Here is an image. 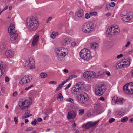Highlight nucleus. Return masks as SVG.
Segmentation results:
<instances>
[{
	"label": "nucleus",
	"mask_w": 133,
	"mask_h": 133,
	"mask_svg": "<svg viewBox=\"0 0 133 133\" xmlns=\"http://www.w3.org/2000/svg\"><path fill=\"white\" fill-rule=\"evenodd\" d=\"M27 25L31 30L35 31L38 28L39 23L35 17L28 18L26 21Z\"/></svg>",
	"instance_id": "f257e3e1"
},
{
	"label": "nucleus",
	"mask_w": 133,
	"mask_h": 133,
	"mask_svg": "<svg viewBox=\"0 0 133 133\" xmlns=\"http://www.w3.org/2000/svg\"><path fill=\"white\" fill-rule=\"evenodd\" d=\"M55 51L57 58L59 61L62 60L68 53L67 49L62 47L56 48Z\"/></svg>",
	"instance_id": "f03ea898"
},
{
	"label": "nucleus",
	"mask_w": 133,
	"mask_h": 133,
	"mask_svg": "<svg viewBox=\"0 0 133 133\" xmlns=\"http://www.w3.org/2000/svg\"><path fill=\"white\" fill-rule=\"evenodd\" d=\"M95 92L96 95L101 96L105 92L106 86L103 84H96L95 87Z\"/></svg>",
	"instance_id": "7ed1b4c3"
},
{
	"label": "nucleus",
	"mask_w": 133,
	"mask_h": 133,
	"mask_svg": "<svg viewBox=\"0 0 133 133\" xmlns=\"http://www.w3.org/2000/svg\"><path fill=\"white\" fill-rule=\"evenodd\" d=\"M95 27V25L93 22H87L83 24L82 30L84 32L88 33L93 31Z\"/></svg>",
	"instance_id": "20e7f679"
},
{
	"label": "nucleus",
	"mask_w": 133,
	"mask_h": 133,
	"mask_svg": "<svg viewBox=\"0 0 133 133\" xmlns=\"http://www.w3.org/2000/svg\"><path fill=\"white\" fill-rule=\"evenodd\" d=\"M32 103L31 100L30 98H24L21 99L18 103V105L21 109L24 110L26 107H28Z\"/></svg>",
	"instance_id": "39448f33"
},
{
	"label": "nucleus",
	"mask_w": 133,
	"mask_h": 133,
	"mask_svg": "<svg viewBox=\"0 0 133 133\" xmlns=\"http://www.w3.org/2000/svg\"><path fill=\"white\" fill-rule=\"evenodd\" d=\"M90 50L87 49H82L80 52V55L82 59L84 60H88L91 59V56Z\"/></svg>",
	"instance_id": "423d86ee"
},
{
	"label": "nucleus",
	"mask_w": 133,
	"mask_h": 133,
	"mask_svg": "<svg viewBox=\"0 0 133 133\" xmlns=\"http://www.w3.org/2000/svg\"><path fill=\"white\" fill-rule=\"evenodd\" d=\"M78 101L81 104H85L88 99V95L84 92H81L77 96Z\"/></svg>",
	"instance_id": "0eeeda50"
},
{
	"label": "nucleus",
	"mask_w": 133,
	"mask_h": 133,
	"mask_svg": "<svg viewBox=\"0 0 133 133\" xmlns=\"http://www.w3.org/2000/svg\"><path fill=\"white\" fill-rule=\"evenodd\" d=\"M119 29L116 25H114L113 26L108 28L106 31L107 34L109 35H117L119 32Z\"/></svg>",
	"instance_id": "6e6552de"
},
{
	"label": "nucleus",
	"mask_w": 133,
	"mask_h": 133,
	"mask_svg": "<svg viewBox=\"0 0 133 133\" xmlns=\"http://www.w3.org/2000/svg\"><path fill=\"white\" fill-rule=\"evenodd\" d=\"M8 30L10 34L11 40L12 41L16 40L17 38L18 34L16 33L15 30V27L14 25L12 24H10Z\"/></svg>",
	"instance_id": "1a4fd4ad"
},
{
	"label": "nucleus",
	"mask_w": 133,
	"mask_h": 133,
	"mask_svg": "<svg viewBox=\"0 0 133 133\" xmlns=\"http://www.w3.org/2000/svg\"><path fill=\"white\" fill-rule=\"evenodd\" d=\"M83 85L81 83H78L76 84L75 87L71 89V92L74 95H77L81 92L82 89Z\"/></svg>",
	"instance_id": "9d476101"
},
{
	"label": "nucleus",
	"mask_w": 133,
	"mask_h": 133,
	"mask_svg": "<svg viewBox=\"0 0 133 133\" xmlns=\"http://www.w3.org/2000/svg\"><path fill=\"white\" fill-rule=\"evenodd\" d=\"M124 91L129 94H133V82L126 84L123 87Z\"/></svg>",
	"instance_id": "9b49d317"
},
{
	"label": "nucleus",
	"mask_w": 133,
	"mask_h": 133,
	"mask_svg": "<svg viewBox=\"0 0 133 133\" xmlns=\"http://www.w3.org/2000/svg\"><path fill=\"white\" fill-rule=\"evenodd\" d=\"M24 65L30 69H33L35 68L34 61L32 58H30L29 59L26 61L24 64Z\"/></svg>",
	"instance_id": "f8f14e48"
},
{
	"label": "nucleus",
	"mask_w": 133,
	"mask_h": 133,
	"mask_svg": "<svg viewBox=\"0 0 133 133\" xmlns=\"http://www.w3.org/2000/svg\"><path fill=\"white\" fill-rule=\"evenodd\" d=\"M98 121H96L94 122H88L86 124H83L82 125V127L85 129H89L90 128L94 127L96 125L98 122Z\"/></svg>",
	"instance_id": "ddd939ff"
},
{
	"label": "nucleus",
	"mask_w": 133,
	"mask_h": 133,
	"mask_svg": "<svg viewBox=\"0 0 133 133\" xmlns=\"http://www.w3.org/2000/svg\"><path fill=\"white\" fill-rule=\"evenodd\" d=\"M32 79V77H29V76L24 77L19 82V83L21 84L24 83H27L30 81Z\"/></svg>",
	"instance_id": "4468645a"
},
{
	"label": "nucleus",
	"mask_w": 133,
	"mask_h": 133,
	"mask_svg": "<svg viewBox=\"0 0 133 133\" xmlns=\"http://www.w3.org/2000/svg\"><path fill=\"white\" fill-rule=\"evenodd\" d=\"M39 37V36L38 34L35 35L34 36L33 40L31 44L32 47H34L37 45Z\"/></svg>",
	"instance_id": "2eb2a0df"
},
{
	"label": "nucleus",
	"mask_w": 133,
	"mask_h": 133,
	"mask_svg": "<svg viewBox=\"0 0 133 133\" xmlns=\"http://www.w3.org/2000/svg\"><path fill=\"white\" fill-rule=\"evenodd\" d=\"M131 14H128L127 15L123 16L122 19L123 20L126 22H128L131 20L133 18V14L132 12H130Z\"/></svg>",
	"instance_id": "dca6fc26"
},
{
	"label": "nucleus",
	"mask_w": 133,
	"mask_h": 133,
	"mask_svg": "<svg viewBox=\"0 0 133 133\" xmlns=\"http://www.w3.org/2000/svg\"><path fill=\"white\" fill-rule=\"evenodd\" d=\"M122 99H120L117 96H115L112 98V101L113 102H114L117 104L121 105L123 104Z\"/></svg>",
	"instance_id": "f3484780"
},
{
	"label": "nucleus",
	"mask_w": 133,
	"mask_h": 133,
	"mask_svg": "<svg viewBox=\"0 0 133 133\" xmlns=\"http://www.w3.org/2000/svg\"><path fill=\"white\" fill-rule=\"evenodd\" d=\"M76 114L74 112H69L68 113L67 118L68 120L74 119L76 117Z\"/></svg>",
	"instance_id": "a211bd4d"
},
{
	"label": "nucleus",
	"mask_w": 133,
	"mask_h": 133,
	"mask_svg": "<svg viewBox=\"0 0 133 133\" xmlns=\"http://www.w3.org/2000/svg\"><path fill=\"white\" fill-rule=\"evenodd\" d=\"M15 53L14 51L11 50H8L5 52V54L8 58H12L14 56Z\"/></svg>",
	"instance_id": "6ab92c4d"
},
{
	"label": "nucleus",
	"mask_w": 133,
	"mask_h": 133,
	"mask_svg": "<svg viewBox=\"0 0 133 133\" xmlns=\"http://www.w3.org/2000/svg\"><path fill=\"white\" fill-rule=\"evenodd\" d=\"M76 15L78 17L82 18L84 17V11L81 9H78L77 12L75 13Z\"/></svg>",
	"instance_id": "aec40b11"
},
{
	"label": "nucleus",
	"mask_w": 133,
	"mask_h": 133,
	"mask_svg": "<svg viewBox=\"0 0 133 133\" xmlns=\"http://www.w3.org/2000/svg\"><path fill=\"white\" fill-rule=\"evenodd\" d=\"M123 63L122 64L123 68H126L130 65V61L126 59H123L122 61Z\"/></svg>",
	"instance_id": "412c9836"
},
{
	"label": "nucleus",
	"mask_w": 133,
	"mask_h": 133,
	"mask_svg": "<svg viewBox=\"0 0 133 133\" xmlns=\"http://www.w3.org/2000/svg\"><path fill=\"white\" fill-rule=\"evenodd\" d=\"M88 79H93L95 77L96 74L95 72L90 71H88Z\"/></svg>",
	"instance_id": "4be33fe9"
},
{
	"label": "nucleus",
	"mask_w": 133,
	"mask_h": 133,
	"mask_svg": "<svg viewBox=\"0 0 133 133\" xmlns=\"http://www.w3.org/2000/svg\"><path fill=\"white\" fill-rule=\"evenodd\" d=\"M30 111L29 110H27L25 112V113L22 116V119H24L27 118L28 117L32 116V115L29 114L30 113Z\"/></svg>",
	"instance_id": "5701e85b"
},
{
	"label": "nucleus",
	"mask_w": 133,
	"mask_h": 133,
	"mask_svg": "<svg viewBox=\"0 0 133 133\" xmlns=\"http://www.w3.org/2000/svg\"><path fill=\"white\" fill-rule=\"evenodd\" d=\"M89 45L90 48L94 49H97L98 47V44L95 42L90 43Z\"/></svg>",
	"instance_id": "b1692460"
},
{
	"label": "nucleus",
	"mask_w": 133,
	"mask_h": 133,
	"mask_svg": "<svg viewBox=\"0 0 133 133\" xmlns=\"http://www.w3.org/2000/svg\"><path fill=\"white\" fill-rule=\"evenodd\" d=\"M67 79L66 81L63 82L61 83L58 86L56 89V91H58L62 87H63V85L68 82Z\"/></svg>",
	"instance_id": "393cba45"
},
{
	"label": "nucleus",
	"mask_w": 133,
	"mask_h": 133,
	"mask_svg": "<svg viewBox=\"0 0 133 133\" xmlns=\"http://www.w3.org/2000/svg\"><path fill=\"white\" fill-rule=\"evenodd\" d=\"M4 72L5 70L3 68L2 65L0 64V78Z\"/></svg>",
	"instance_id": "a878e982"
},
{
	"label": "nucleus",
	"mask_w": 133,
	"mask_h": 133,
	"mask_svg": "<svg viewBox=\"0 0 133 133\" xmlns=\"http://www.w3.org/2000/svg\"><path fill=\"white\" fill-rule=\"evenodd\" d=\"M67 42V40L64 39H63L61 42V45L62 46H65L68 44Z\"/></svg>",
	"instance_id": "bb28decb"
},
{
	"label": "nucleus",
	"mask_w": 133,
	"mask_h": 133,
	"mask_svg": "<svg viewBox=\"0 0 133 133\" xmlns=\"http://www.w3.org/2000/svg\"><path fill=\"white\" fill-rule=\"evenodd\" d=\"M63 96L61 93H59L57 96V99L60 101L62 99Z\"/></svg>",
	"instance_id": "cd10ccee"
},
{
	"label": "nucleus",
	"mask_w": 133,
	"mask_h": 133,
	"mask_svg": "<svg viewBox=\"0 0 133 133\" xmlns=\"http://www.w3.org/2000/svg\"><path fill=\"white\" fill-rule=\"evenodd\" d=\"M128 120V118L127 117L125 116L121 118V121L123 122H126Z\"/></svg>",
	"instance_id": "c85d7f7f"
},
{
	"label": "nucleus",
	"mask_w": 133,
	"mask_h": 133,
	"mask_svg": "<svg viewBox=\"0 0 133 133\" xmlns=\"http://www.w3.org/2000/svg\"><path fill=\"white\" fill-rule=\"evenodd\" d=\"M77 76L76 75H71L69 77V78H67L66 79L68 81L70 79H71L73 78H76L77 77Z\"/></svg>",
	"instance_id": "c756f323"
},
{
	"label": "nucleus",
	"mask_w": 133,
	"mask_h": 133,
	"mask_svg": "<svg viewBox=\"0 0 133 133\" xmlns=\"http://www.w3.org/2000/svg\"><path fill=\"white\" fill-rule=\"evenodd\" d=\"M84 109H83L79 110L78 111V113L80 115H82L84 113Z\"/></svg>",
	"instance_id": "7c9ffc66"
},
{
	"label": "nucleus",
	"mask_w": 133,
	"mask_h": 133,
	"mask_svg": "<svg viewBox=\"0 0 133 133\" xmlns=\"http://www.w3.org/2000/svg\"><path fill=\"white\" fill-rule=\"evenodd\" d=\"M40 76L41 78H44L47 76V75L45 73H42L41 74Z\"/></svg>",
	"instance_id": "2f4dec72"
},
{
	"label": "nucleus",
	"mask_w": 133,
	"mask_h": 133,
	"mask_svg": "<svg viewBox=\"0 0 133 133\" xmlns=\"http://www.w3.org/2000/svg\"><path fill=\"white\" fill-rule=\"evenodd\" d=\"M122 63H123L122 62V61L121 62L118 63L117 64H116V67L118 69V68L117 66V65L119 68H123V66H122Z\"/></svg>",
	"instance_id": "473e14b6"
},
{
	"label": "nucleus",
	"mask_w": 133,
	"mask_h": 133,
	"mask_svg": "<svg viewBox=\"0 0 133 133\" xmlns=\"http://www.w3.org/2000/svg\"><path fill=\"white\" fill-rule=\"evenodd\" d=\"M38 123V121L35 119L33 120L31 123V124L33 126H35L36 124Z\"/></svg>",
	"instance_id": "72a5a7b5"
},
{
	"label": "nucleus",
	"mask_w": 133,
	"mask_h": 133,
	"mask_svg": "<svg viewBox=\"0 0 133 133\" xmlns=\"http://www.w3.org/2000/svg\"><path fill=\"white\" fill-rule=\"evenodd\" d=\"M117 114L120 116H122L123 115V112H122V110H119L117 111Z\"/></svg>",
	"instance_id": "f704fd0d"
},
{
	"label": "nucleus",
	"mask_w": 133,
	"mask_h": 133,
	"mask_svg": "<svg viewBox=\"0 0 133 133\" xmlns=\"http://www.w3.org/2000/svg\"><path fill=\"white\" fill-rule=\"evenodd\" d=\"M0 49L3 50L6 49V46L5 44H2L0 46Z\"/></svg>",
	"instance_id": "c9c22d12"
},
{
	"label": "nucleus",
	"mask_w": 133,
	"mask_h": 133,
	"mask_svg": "<svg viewBox=\"0 0 133 133\" xmlns=\"http://www.w3.org/2000/svg\"><path fill=\"white\" fill-rule=\"evenodd\" d=\"M84 77L88 79V71L84 73L83 74Z\"/></svg>",
	"instance_id": "e433bc0d"
},
{
	"label": "nucleus",
	"mask_w": 133,
	"mask_h": 133,
	"mask_svg": "<svg viewBox=\"0 0 133 133\" xmlns=\"http://www.w3.org/2000/svg\"><path fill=\"white\" fill-rule=\"evenodd\" d=\"M14 121L15 122V124H17L18 123V117H15L14 118Z\"/></svg>",
	"instance_id": "4c0bfd02"
},
{
	"label": "nucleus",
	"mask_w": 133,
	"mask_h": 133,
	"mask_svg": "<svg viewBox=\"0 0 133 133\" xmlns=\"http://www.w3.org/2000/svg\"><path fill=\"white\" fill-rule=\"evenodd\" d=\"M115 4L114 2H111V3H109V6L110 7H114L115 6Z\"/></svg>",
	"instance_id": "58836bf2"
},
{
	"label": "nucleus",
	"mask_w": 133,
	"mask_h": 133,
	"mask_svg": "<svg viewBox=\"0 0 133 133\" xmlns=\"http://www.w3.org/2000/svg\"><path fill=\"white\" fill-rule=\"evenodd\" d=\"M90 15L87 13L85 14V17L86 19H88L90 18Z\"/></svg>",
	"instance_id": "ea45409f"
},
{
	"label": "nucleus",
	"mask_w": 133,
	"mask_h": 133,
	"mask_svg": "<svg viewBox=\"0 0 133 133\" xmlns=\"http://www.w3.org/2000/svg\"><path fill=\"white\" fill-rule=\"evenodd\" d=\"M49 83L50 84H56L57 83L56 81H50L49 82Z\"/></svg>",
	"instance_id": "a19ab883"
},
{
	"label": "nucleus",
	"mask_w": 133,
	"mask_h": 133,
	"mask_svg": "<svg viewBox=\"0 0 133 133\" xmlns=\"http://www.w3.org/2000/svg\"><path fill=\"white\" fill-rule=\"evenodd\" d=\"M115 119L114 118H111L109 119V123H112L114 121Z\"/></svg>",
	"instance_id": "79ce46f5"
},
{
	"label": "nucleus",
	"mask_w": 133,
	"mask_h": 133,
	"mask_svg": "<svg viewBox=\"0 0 133 133\" xmlns=\"http://www.w3.org/2000/svg\"><path fill=\"white\" fill-rule=\"evenodd\" d=\"M89 14L91 16L96 15H97V13L96 12H90Z\"/></svg>",
	"instance_id": "37998d69"
},
{
	"label": "nucleus",
	"mask_w": 133,
	"mask_h": 133,
	"mask_svg": "<svg viewBox=\"0 0 133 133\" xmlns=\"http://www.w3.org/2000/svg\"><path fill=\"white\" fill-rule=\"evenodd\" d=\"M33 129V128L32 127H29L27 128L26 129V131H30Z\"/></svg>",
	"instance_id": "c03bdc74"
},
{
	"label": "nucleus",
	"mask_w": 133,
	"mask_h": 133,
	"mask_svg": "<svg viewBox=\"0 0 133 133\" xmlns=\"http://www.w3.org/2000/svg\"><path fill=\"white\" fill-rule=\"evenodd\" d=\"M109 6H108V5L107 4L106 5V7L105 9V11H107L109 10V8L110 7H109Z\"/></svg>",
	"instance_id": "a18cd8bd"
},
{
	"label": "nucleus",
	"mask_w": 133,
	"mask_h": 133,
	"mask_svg": "<svg viewBox=\"0 0 133 133\" xmlns=\"http://www.w3.org/2000/svg\"><path fill=\"white\" fill-rule=\"evenodd\" d=\"M123 56V54H121L120 55H118L117 56V59H119Z\"/></svg>",
	"instance_id": "49530a36"
},
{
	"label": "nucleus",
	"mask_w": 133,
	"mask_h": 133,
	"mask_svg": "<svg viewBox=\"0 0 133 133\" xmlns=\"http://www.w3.org/2000/svg\"><path fill=\"white\" fill-rule=\"evenodd\" d=\"M71 84L70 83H69L68 85L65 88V90H66L68 89L70 87V86H71Z\"/></svg>",
	"instance_id": "de8ad7c7"
},
{
	"label": "nucleus",
	"mask_w": 133,
	"mask_h": 133,
	"mask_svg": "<svg viewBox=\"0 0 133 133\" xmlns=\"http://www.w3.org/2000/svg\"><path fill=\"white\" fill-rule=\"evenodd\" d=\"M52 19V18L51 17H49L48 19L46 21V23H49L50 21Z\"/></svg>",
	"instance_id": "09e8293b"
},
{
	"label": "nucleus",
	"mask_w": 133,
	"mask_h": 133,
	"mask_svg": "<svg viewBox=\"0 0 133 133\" xmlns=\"http://www.w3.org/2000/svg\"><path fill=\"white\" fill-rule=\"evenodd\" d=\"M33 87V85H30V86H29V87H26L25 88V90H28L30 88H31V87Z\"/></svg>",
	"instance_id": "8fccbe9b"
},
{
	"label": "nucleus",
	"mask_w": 133,
	"mask_h": 133,
	"mask_svg": "<svg viewBox=\"0 0 133 133\" xmlns=\"http://www.w3.org/2000/svg\"><path fill=\"white\" fill-rule=\"evenodd\" d=\"M9 78L7 77L6 76L5 78V81L6 82H8L9 81Z\"/></svg>",
	"instance_id": "3c124183"
},
{
	"label": "nucleus",
	"mask_w": 133,
	"mask_h": 133,
	"mask_svg": "<svg viewBox=\"0 0 133 133\" xmlns=\"http://www.w3.org/2000/svg\"><path fill=\"white\" fill-rule=\"evenodd\" d=\"M68 101L70 102L71 103H72L74 101L73 99L70 98H68Z\"/></svg>",
	"instance_id": "603ef678"
},
{
	"label": "nucleus",
	"mask_w": 133,
	"mask_h": 133,
	"mask_svg": "<svg viewBox=\"0 0 133 133\" xmlns=\"http://www.w3.org/2000/svg\"><path fill=\"white\" fill-rule=\"evenodd\" d=\"M50 37L51 38L54 39L55 38V35H54V34H51V35Z\"/></svg>",
	"instance_id": "864d4df0"
},
{
	"label": "nucleus",
	"mask_w": 133,
	"mask_h": 133,
	"mask_svg": "<svg viewBox=\"0 0 133 133\" xmlns=\"http://www.w3.org/2000/svg\"><path fill=\"white\" fill-rule=\"evenodd\" d=\"M76 44V43L75 42H72L71 44V45L72 46H74Z\"/></svg>",
	"instance_id": "5fc2aeb1"
},
{
	"label": "nucleus",
	"mask_w": 133,
	"mask_h": 133,
	"mask_svg": "<svg viewBox=\"0 0 133 133\" xmlns=\"http://www.w3.org/2000/svg\"><path fill=\"white\" fill-rule=\"evenodd\" d=\"M130 42L128 41L125 45V47H128L130 45Z\"/></svg>",
	"instance_id": "6e6d98bb"
},
{
	"label": "nucleus",
	"mask_w": 133,
	"mask_h": 133,
	"mask_svg": "<svg viewBox=\"0 0 133 133\" xmlns=\"http://www.w3.org/2000/svg\"><path fill=\"white\" fill-rule=\"evenodd\" d=\"M17 95V92H15L13 93V96H14L15 97Z\"/></svg>",
	"instance_id": "4d7b16f0"
},
{
	"label": "nucleus",
	"mask_w": 133,
	"mask_h": 133,
	"mask_svg": "<svg viewBox=\"0 0 133 133\" xmlns=\"http://www.w3.org/2000/svg\"><path fill=\"white\" fill-rule=\"evenodd\" d=\"M106 74L108 76H111V74L109 71H107L106 72Z\"/></svg>",
	"instance_id": "13d9d810"
},
{
	"label": "nucleus",
	"mask_w": 133,
	"mask_h": 133,
	"mask_svg": "<svg viewBox=\"0 0 133 133\" xmlns=\"http://www.w3.org/2000/svg\"><path fill=\"white\" fill-rule=\"evenodd\" d=\"M87 116L90 117L91 115V114L90 112H89L87 114Z\"/></svg>",
	"instance_id": "bf43d9fd"
},
{
	"label": "nucleus",
	"mask_w": 133,
	"mask_h": 133,
	"mask_svg": "<svg viewBox=\"0 0 133 133\" xmlns=\"http://www.w3.org/2000/svg\"><path fill=\"white\" fill-rule=\"evenodd\" d=\"M64 72H65V73H68V70L67 69H64L63 70Z\"/></svg>",
	"instance_id": "052dcab7"
},
{
	"label": "nucleus",
	"mask_w": 133,
	"mask_h": 133,
	"mask_svg": "<svg viewBox=\"0 0 133 133\" xmlns=\"http://www.w3.org/2000/svg\"><path fill=\"white\" fill-rule=\"evenodd\" d=\"M99 99L102 101H104L105 100L104 97H101Z\"/></svg>",
	"instance_id": "680f3d73"
},
{
	"label": "nucleus",
	"mask_w": 133,
	"mask_h": 133,
	"mask_svg": "<svg viewBox=\"0 0 133 133\" xmlns=\"http://www.w3.org/2000/svg\"><path fill=\"white\" fill-rule=\"evenodd\" d=\"M37 121L41 122L42 121V119L40 118H38L37 119Z\"/></svg>",
	"instance_id": "e2e57ef3"
},
{
	"label": "nucleus",
	"mask_w": 133,
	"mask_h": 133,
	"mask_svg": "<svg viewBox=\"0 0 133 133\" xmlns=\"http://www.w3.org/2000/svg\"><path fill=\"white\" fill-rule=\"evenodd\" d=\"M111 15V14L110 13H107L106 15H105L107 16V17H108V16H110Z\"/></svg>",
	"instance_id": "0e129e2a"
},
{
	"label": "nucleus",
	"mask_w": 133,
	"mask_h": 133,
	"mask_svg": "<svg viewBox=\"0 0 133 133\" xmlns=\"http://www.w3.org/2000/svg\"><path fill=\"white\" fill-rule=\"evenodd\" d=\"M8 6H7L5 7L4 8L3 10V11H4V10H7L8 9Z\"/></svg>",
	"instance_id": "69168bd1"
},
{
	"label": "nucleus",
	"mask_w": 133,
	"mask_h": 133,
	"mask_svg": "<svg viewBox=\"0 0 133 133\" xmlns=\"http://www.w3.org/2000/svg\"><path fill=\"white\" fill-rule=\"evenodd\" d=\"M76 125V124L75 123H74L72 124V127L74 128L75 127Z\"/></svg>",
	"instance_id": "338daca9"
},
{
	"label": "nucleus",
	"mask_w": 133,
	"mask_h": 133,
	"mask_svg": "<svg viewBox=\"0 0 133 133\" xmlns=\"http://www.w3.org/2000/svg\"><path fill=\"white\" fill-rule=\"evenodd\" d=\"M131 75L133 77V70L131 71Z\"/></svg>",
	"instance_id": "774afa93"
}]
</instances>
